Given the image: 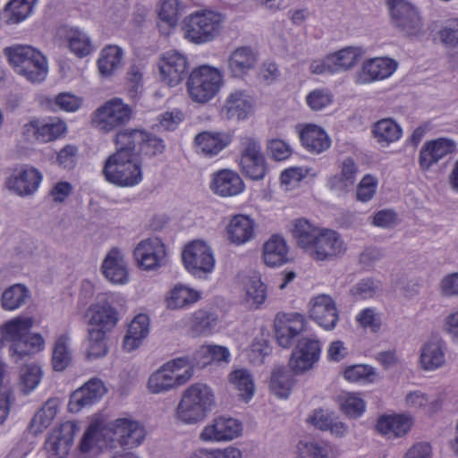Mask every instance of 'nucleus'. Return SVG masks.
<instances>
[{
	"label": "nucleus",
	"instance_id": "f257e3e1",
	"mask_svg": "<svg viewBox=\"0 0 458 458\" xmlns=\"http://www.w3.org/2000/svg\"><path fill=\"white\" fill-rule=\"evenodd\" d=\"M116 145V151L105 162L103 174L109 182L132 187L142 180L141 164L127 146Z\"/></svg>",
	"mask_w": 458,
	"mask_h": 458
},
{
	"label": "nucleus",
	"instance_id": "f03ea898",
	"mask_svg": "<svg viewBox=\"0 0 458 458\" xmlns=\"http://www.w3.org/2000/svg\"><path fill=\"white\" fill-rule=\"evenodd\" d=\"M215 403V394L210 386L194 383L182 392L176 408L177 419L185 424L199 422L208 416Z\"/></svg>",
	"mask_w": 458,
	"mask_h": 458
},
{
	"label": "nucleus",
	"instance_id": "7ed1b4c3",
	"mask_svg": "<svg viewBox=\"0 0 458 458\" xmlns=\"http://www.w3.org/2000/svg\"><path fill=\"white\" fill-rule=\"evenodd\" d=\"M32 324V318H26L12 320L5 325V338L12 342L9 352L13 357H16V362L38 352L44 344L40 335L30 334Z\"/></svg>",
	"mask_w": 458,
	"mask_h": 458
},
{
	"label": "nucleus",
	"instance_id": "20e7f679",
	"mask_svg": "<svg viewBox=\"0 0 458 458\" xmlns=\"http://www.w3.org/2000/svg\"><path fill=\"white\" fill-rule=\"evenodd\" d=\"M224 16L213 11L197 12L185 22V38L195 44L212 41L219 33Z\"/></svg>",
	"mask_w": 458,
	"mask_h": 458
},
{
	"label": "nucleus",
	"instance_id": "39448f33",
	"mask_svg": "<svg viewBox=\"0 0 458 458\" xmlns=\"http://www.w3.org/2000/svg\"><path fill=\"white\" fill-rule=\"evenodd\" d=\"M115 144L127 146L136 157L140 155L149 157L161 155L165 150V143L157 135L139 129L119 131L114 137Z\"/></svg>",
	"mask_w": 458,
	"mask_h": 458
},
{
	"label": "nucleus",
	"instance_id": "423d86ee",
	"mask_svg": "<svg viewBox=\"0 0 458 458\" xmlns=\"http://www.w3.org/2000/svg\"><path fill=\"white\" fill-rule=\"evenodd\" d=\"M221 84V72L216 68L203 65L190 73L187 89L193 101L203 104L216 96Z\"/></svg>",
	"mask_w": 458,
	"mask_h": 458
},
{
	"label": "nucleus",
	"instance_id": "0eeeda50",
	"mask_svg": "<svg viewBox=\"0 0 458 458\" xmlns=\"http://www.w3.org/2000/svg\"><path fill=\"white\" fill-rule=\"evenodd\" d=\"M394 28L407 37L419 36L423 21L416 6L406 0H386Z\"/></svg>",
	"mask_w": 458,
	"mask_h": 458
},
{
	"label": "nucleus",
	"instance_id": "6e6552de",
	"mask_svg": "<svg viewBox=\"0 0 458 458\" xmlns=\"http://www.w3.org/2000/svg\"><path fill=\"white\" fill-rule=\"evenodd\" d=\"M131 117V108L119 98H113L98 107L93 118L95 126L108 132L125 125Z\"/></svg>",
	"mask_w": 458,
	"mask_h": 458
},
{
	"label": "nucleus",
	"instance_id": "1a4fd4ad",
	"mask_svg": "<svg viewBox=\"0 0 458 458\" xmlns=\"http://www.w3.org/2000/svg\"><path fill=\"white\" fill-rule=\"evenodd\" d=\"M185 268L193 276L201 277L210 273L215 266L211 249L203 241L189 243L182 255Z\"/></svg>",
	"mask_w": 458,
	"mask_h": 458
},
{
	"label": "nucleus",
	"instance_id": "9d476101",
	"mask_svg": "<svg viewBox=\"0 0 458 458\" xmlns=\"http://www.w3.org/2000/svg\"><path fill=\"white\" fill-rule=\"evenodd\" d=\"M306 321L298 312L278 313L275 318V337L283 348L291 347L298 342L301 333L305 330Z\"/></svg>",
	"mask_w": 458,
	"mask_h": 458
},
{
	"label": "nucleus",
	"instance_id": "9b49d317",
	"mask_svg": "<svg viewBox=\"0 0 458 458\" xmlns=\"http://www.w3.org/2000/svg\"><path fill=\"white\" fill-rule=\"evenodd\" d=\"M158 68L162 81L170 87H175L186 78L189 63L183 54L170 50L162 55Z\"/></svg>",
	"mask_w": 458,
	"mask_h": 458
},
{
	"label": "nucleus",
	"instance_id": "f8f14e48",
	"mask_svg": "<svg viewBox=\"0 0 458 458\" xmlns=\"http://www.w3.org/2000/svg\"><path fill=\"white\" fill-rule=\"evenodd\" d=\"M108 428L124 450L138 447L146 437L144 427L139 421L127 418L114 420L108 425Z\"/></svg>",
	"mask_w": 458,
	"mask_h": 458
},
{
	"label": "nucleus",
	"instance_id": "ddd939ff",
	"mask_svg": "<svg viewBox=\"0 0 458 458\" xmlns=\"http://www.w3.org/2000/svg\"><path fill=\"white\" fill-rule=\"evenodd\" d=\"M133 256L140 267L154 270L165 263V246L158 238L143 240L134 249Z\"/></svg>",
	"mask_w": 458,
	"mask_h": 458
},
{
	"label": "nucleus",
	"instance_id": "4468645a",
	"mask_svg": "<svg viewBox=\"0 0 458 458\" xmlns=\"http://www.w3.org/2000/svg\"><path fill=\"white\" fill-rule=\"evenodd\" d=\"M42 181V174L36 168L21 165L13 169L6 180V187L19 196L34 194Z\"/></svg>",
	"mask_w": 458,
	"mask_h": 458
},
{
	"label": "nucleus",
	"instance_id": "2eb2a0df",
	"mask_svg": "<svg viewBox=\"0 0 458 458\" xmlns=\"http://www.w3.org/2000/svg\"><path fill=\"white\" fill-rule=\"evenodd\" d=\"M78 430L77 425L72 421H66L55 428L45 443V448L49 455L56 458L65 457Z\"/></svg>",
	"mask_w": 458,
	"mask_h": 458
},
{
	"label": "nucleus",
	"instance_id": "dca6fc26",
	"mask_svg": "<svg viewBox=\"0 0 458 458\" xmlns=\"http://www.w3.org/2000/svg\"><path fill=\"white\" fill-rule=\"evenodd\" d=\"M242 430V423L233 418L218 417L207 425L200 433L204 441H230L238 437Z\"/></svg>",
	"mask_w": 458,
	"mask_h": 458
},
{
	"label": "nucleus",
	"instance_id": "f3484780",
	"mask_svg": "<svg viewBox=\"0 0 458 458\" xmlns=\"http://www.w3.org/2000/svg\"><path fill=\"white\" fill-rule=\"evenodd\" d=\"M310 317L326 330L334 329L339 318L334 300L326 294L318 295L310 300Z\"/></svg>",
	"mask_w": 458,
	"mask_h": 458
},
{
	"label": "nucleus",
	"instance_id": "a211bd4d",
	"mask_svg": "<svg viewBox=\"0 0 458 458\" xmlns=\"http://www.w3.org/2000/svg\"><path fill=\"white\" fill-rule=\"evenodd\" d=\"M344 251V242L334 230L321 229L311 250V257L317 260L333 259Z\"/></svg>",
	"mask_w": 458,
	"mask_h": 458
},
{
	"label": "nucleus",
	"instance_id": "6ab92c4d",
	"mask_svg": "<svg viewBox=\"0 0 458 458\" xmlns=\"http://www.w3.org/2000/svg\"><path fill=\"white\" fill-rule=\"evenodd\" d=\"M106 392V388L100 379L89 380L71 394L68 404L70 411L78 412L83 408L93 405L102 398Z\"/></svg>",
	"mask_w": 458,
	"mask_h": 458
},
{
	"label": "nucleus",
	"instance_id": "aec40b11",
	"mask_svg": "<svg viewBox=\"0 0 458 458\" xmlns=\"http://www.w3.org/2000/svg\"><path fill=\"white\" fill-rule=\"evenodd\" d=\"M191 377V369H185L182 374L174 376L162 365L157 371L150 375L147 387L151 394H164L179 386L184 385Z\"/></svg>",
	"mask_w": 458,
	"mask_h": 458
},
{
	"label": "nucleus",
	"instance_id": "412c9836",
	"mask_svg": "<svg viewBox=\"0 0 458 458\" xmlns=\"http://www.w3.org/2000/svg\"><path fill=\"white\" fill-rule=\"evenodd\" d=\"M456 148V143L446 138H439L426 142L419 156V163L422 170H428L446 155L453 153Z\"/></svg>",
	"mask_w": 458,
	"mask_h": 458
},
{
	"label": "nucleus",
	"instance_id": "4be33fe9",
	"mask_svg": "<svg viewBox=\"0 0 458 458\" xmlns=\"http://www.w3.org/2000/svg\"><path fill=\"white\" fill-rule=\"evenodd\" d=\"M396 67V62L387 57L369 59L362 64L361 70L357 73L356 81L369 83L386 79L393 74Z\"/></svg>",
	"mask_w": 458,
	"mask_h": 458
},
{
	"label": "nucleus",
	"instance_id": "5701e85b",
	"mask_svg": "<svg viewBox=\"0 0 458 458\" xmlns=\"http://www.w3.org/2000/svg\"><path fill=\"white\" fill-rule=\"evenodd\" d=\"M90 328L109 334L116 326L119 318L117 310L107 301H101L89 309Z\"/></svg>",
	"mask_w": 458,
	"mask_h": 458
},
{
	"label": "nucleus",
	"instance_id": "b1692460",
	"mask_svg": "<svg viewBox=\"0 0 458 458\" xmlns=\"http://www.w3.org/2000/svg\"><path fill=\"white\" fill-rule=\"evenodd\" d=\"M231 142V135L220 131H205L198 133L194 138L197 151L209 157L216 156Z\"/></svg>",
	"mask_w": 458,
	"mask_h": 458
},
{
	"label": "nucleus",
	"instance_id": "393cba45",
	"mask_svg": "<svg viewBox=\"0 0 458 458\" xmlns=\"http://www.w3.org/2000/svg\"><path fill=\"white\" fill-rule=\"evenodd\" d=\"M101 270L105 277L113 284H125L128 281L127 264L124 256L117 248L111 249L103 260Z\"/></svg>",
	"mask_w": 458,
	"mask_h": 458
},
{
	"label": "nucleus",
	"instance_id": "a878e982",
	"mask_svg": "<svg viewBox=\"0 0 458 458\" xmlns=\"http://www.w3.org/2000/svg\"><path fill=\"white\" fill-rule=\"evenodd\" d=\"M210 188L216 195L231 197L241 193L244 183L236 172L224 169L214 174Z\"/></svg>",
	"mask_w": 458,
	"mask_h": 458
},
{
	"label": "nucleus",
	"instance_id": "bb28decb",
	"mask_svg": "<svg viewBox=\"0 0 458 458\" xmlns=\"http://www.w3.org/2000/svg\"><path fill=\"white\" fill-rule=\"evenodd\" d=\"M252 98L242 89L231 92L223 106V113L228 119L244 120L251 112Z\"/></svg>",
	"mask_w": 458,
	"mask_h": 458
},
{
	"label": "nucleus",
	"instance_id": "cd10ccee",
	"mask_svg": "<svg viewBox=\"0 0 458 458\" xmlns=\"http://www.w3.org/2000/svg\"><path fill=\"white\" fill-rule=\"evenodd\" d=\"M256 53L249 47L236 48L227 60V68L234 78H242L256 66Z\"/></svg>",
	"mask_w": 458,
	"mask_h": 458
},
{
	"label": "nucleus",
	"instance_id": "c85d7f7f",
	"mask_svg": "<svg viewBox=\"0 0 458 458\" xmlns=\"http://www.w3.org/2000/svg\"><path fill=\"white\" fill-rule=\"evenodd\" d=\"M226 233L231 242L236 245L243 244L254 237L255 223L248 216H233L226 226Z\"/></svg>",
	"mask_w": 458,
	"mask_h": 458
},
{
	"label": "nucleus",
	"instance_id": "c756f323",
	"mask_svg": "<svg viewBox=\"0 0 458 458\" xmlns=\"http://www.w3.org/2000/svg\"><path fill=\"white\" fill-rule=\"evenodd\" d=\"M302 146L310 152L319 154L330 147L331 140L321 127L308 124L300 131Z\"/></svg>",
	"mask_w": 458,
	"mask_h": 458
},
{
	"label": "nucleus",
	"instance_id": "7c9ffc66",
	"mask_svg": "<svg viewBox=\"0 0 458 458\" xmlns=\"http://www.w3.org/2000/svg\"><path fill=\"white\" fill-rule=\"evenodd\" d=\"M217 315L208 310L200 309L191 314L189 330L193 337L211 335L217 325Z\"/></svg>",
	"mask_w": 458,
	"mask_h": 458
},
{
	"label": "nucleus",
	"instance_id": "2f4dec72",
	"mask_svg": "<svg viewBox=\"0 0 458 458\" xmlns=\"http://www.w3.org/2000/svg\"><path fill=\"white\" fill-rule=\"evenodd\" d=\"M149 332V318L145 314L137 315L130 323L128 331L123 339V348L127 352H132L137 349L142 340L146 338Z\"/></svg>",
	"mask_w": 458,
	"mask_h": 458
},
{
	"label": "nucleus",
	"instance_id": "473e14b6",
	"mask_svg": "<svg viewBox=\"0 0 458 458\" xmlns=\"http://www.w3.org/2000/svg\"><path fill=\"white\" fill-rule=\"evenodd\" d=\"M288 248L284 239L279 235L272 236L263 247V260L267 267H275L285 264Z\"/></svg>",
	"mask_w": 458,
	"mask_h": 458
},
{
	"label": "nucleus",
	"instance_id": "72a5a7b5",
	"mask_svg": "<svg viewBox=\"0 0 458 458\" xmlns=\"http://www.w3.org/2000/svg\"><path fill=\"white\" fill-rule=\"evenodd\" d=\"M411 422L405 415H383L376 424V428L380 433L389 437L404 436L411 428Z\"/></svg>",
	"mask_w": 458,
	"mask_h": 458
},
{
	"label": "nucleus",
	"instance_id": "f704fd0d",
	"mask_svg": "<svg viewBox=\"0 0 458 458\" xmlns=\"http://www.w3.org/2000/svg\"><path fill=\"white\" fill-rule=\"evenodd\" d=\"M420 361L425 370H435L445 364L444 343L440 340L428 341L420 351Z\"/></svg>",
	"mask_w": 458,
	"mask_h": 458
},
{
	"label": "nucleus",
	"instance_id": "c9c22d12",
	"mask_svg": "<svg viewBox=\"0 0 458 458\" xmlns=\"http://www.w3.org/2000/svg\"><path fill=\"white\" fill-rule=\"evenodd\" d=\"M358 165L352 157L345 158L341 166L339 175L331 177L328 181L329 188L338 192L347 191L355 182Z\"/></svg>",
	"mask_w": 458,
	"mask_h": 458
},
{
	"label": "nucleus",
	"instance_id": "e433bc0d",
	"mask_svg": "<svg viewBox=\"0 0 458 458\" xmlns=\"http://www.w3.org/2000/svg\"><path fill=\"white\" fill-rule=\"evenodd\" d=\"M37 0H11L4 7L2 19L8 25L17 24L33 12Z\"/></svg>",
	"mask_w": 458,
	"mask_h": 458
},
{
	"label": "nucleus",
	"instance_id": "4c0bfd02",
	"mask_svg": "<svg viewBox=\"0 0 458 458\" xmlns=\"http://www.w3.org/2000/svg\"><path fill=\"white\" fill-rule=\"evenodd\" d=\"M364 53V49L360 47H346L329 54L335 68V73L346 72L354 67L360 61Z\"/></svg>",
	"mask_w": 458,
	"mask_h": 458
},
{
	"label": "nucleus",
	"instance_id": "58836bf2",
	"mask_svg": "<svg viewBox=\"0 0 458 458\" xmlns=\"http://www.w3.org/2000/svg\"><path fill=\"white\" fill-rule=\"evenodd\" d=\"M34 55L35 57L28 58L18 74L25 77L29 81L38 83L43 81L47 76V62L46 57L36 48Z\"/></svg>",
	"mask_w": 458,
	"mask_h": 458
},
{
	"label": "nucleus",
	"instance_id": "ea45409f",
	"mask_svg": "<svg viewBox=\"0 0 458 458\" xmlns=\"http://www.w3.org/2000/svg\"><path fill=\"white\" fill-rule=\"evenodd\" d=\"M69 49L77 57L82 58L94 50L91 39L86 32L79 28H71L65 35Z\"/></svg>",
	"mask_w": 458,
	"mask_h": 458
},
{
	"label": "nucleus",
	"instance_id": "a19ab883",
	"mask_svg": "<svg viewBox=\"0 0 458 458\" xmlns=\"http://www.w3.org/2000/svg\"><path fill=\"white\" fill-rule=\"evenodd\" d=\"M59 402L57 399H48L44 406L34 415L30 423V430L34 435L43 432L52 422L58 411Z\"/></svg>",
	"mask_w": 458,
	"mask_h": 458
},
{
	"label": "nucleus",
	"instance_id": "79ce46f5",
	"mask_svg": "<svg viewBox=\"0 0 458 458\" xmlns=\"http://www.w3.org/2000/svg\"><path fill=\"white\" fill-rule=\"evenodd\" d=\"M321 229L314 226L306 219H297L294 222L293 235L298 245L307 250H310Z\"/></svg>",
	"mask_w": 458,
	"mask_h": 458
},
{
	"label": "nucleus",
	"instance_id": "37998d69",
	"mask_svg": "<svg viewBox=\"0 0 458 458\" xmlns=\"http://www.w3.org/2000/svg\"><path fill=\"white\" fill-rule=\"evenodd\" d=\"M294 384L292 372L285 368L276 369L270 378V390L280 398H287Z\"/></svg>",
	"mask_w": 458,
	"mask_h": 458
},
{
	"label": "nucleus",
	"instance_id": "c03bdc74",
	"mask_svg": "<svg viewBox=\"0 0 458 458\" xmlns=\"http://www.w3.org/2000/svg\"><path fill=\"white\" fill-rule=\"evenodd\" d=\"M122 49L116 46H109L101 51L98 60V67L104 76L111 75L122 64Z\"/></svg>",
	"mask_w": 458,
	"mask_h": 458
},
{
	"label": "nucleus",
	"instance_id": "a18cd8bd",
	"mask_svg": "<svg viewBox=\"0 0 458 458\" xmlns=\"http://www.w3.org/2000/svg\"><path fill=\"white\" fill-rule=\"evenodd\" d=\"M310 349L313 351L311 356L307 355L303 351L294 349L289 360V366L294 374H302L310 369L318 360V349L317 344H311Z\"/></svg>",
	"mask_w": 458,
	"mask_h": 458
},
{
	"label": "nucleus",
	"instance_id": "49530a36",
	"mask_svg": "<svg viewBox=\"0 0 458 458\" xmlns=\"http://www.w3.org/2000/svg\"><path fill=\"white\" fill-rule=\"evenodd\" d=\"M40 142L47 143L55 140L66 131L65 123L57 117L38 119Z\"/></svg>",
	"mask_w": 458,
	"mask_h": 458
},
{
	"label": "nucleus",
	"instance_id": "de8ad7c7",
	"mask_svg": "<svg viewBox=\"0 0 458 458\" xmlns=\"http://www.w3.org/2000/svg\"><path fill=\"white\" fill-rule=\"evenodd\" d=\"M28 288L21 284H16L7 288L2 294L1 303L5 310H14L24 304L29 298Z\"/></svg>",
	"mask_w": 458,
	"mask_h": 458
},
{
	"label": "nucleus",
	"instance_id": "09e8293b",
	"mask_svg": "<svg viewBox=\"0 0 458 458\" xmlns=\"http://www.w3.org/2000/svg\"><path fill=\"white\" fill-rule=\"evenodd\" d=\"M67 335H60L55 343L52 353V366L55 371L64 370L72 360V353L68 347Z\"/></svg>",
	"mask_w": 458,
	"mask_h": 458
},
{
	"label": "nucleus",
	"instance_id": "8fccbe9b",
	"mask_svg": "<svg viewBox=\"0 0 458 458\" xmlns=\"http://www.w3.org/2000/svg\"><path fill=\"white\" fill-rule=\"evenodd\" d=\"M298 458H335L331 447L316 441H300L297 445Z\"/></svg>",
	"mask_w": 458,
	"mask_h": 458
},
{
	"label": "nucleus",
	"instance_id": "3c124183",
	"mask_svg": "<svg viewBox=\"0 0 458 458\" xmlns=\"http://www.w3.org/2000/svg\"><path fill=\"white\" fill-rule=\"evenodd\" d=\"M373 133L378 142L389 144L400 139L402 129L392 119H382L374 124Z\"/></svg>",
	"mask_w": 458,
	"mask_h": 458
},
{
	"label": "nucleus",
	"instance_id": "603ef678",
	"mask_svg": "<svg viewBox=\"0 0 458 458\" xmlns=\"http://www.w3.org/2000/svg\"><path fill=\"white\" fill-rule=\"evenodd\" d=\"M199 298L200 294L199 292L182 285H176L171 291L167 306L172 310L181 309L198 301Z\"/></svg>",
	"mask_w": 458,
	"mask_h": 458
},
{
	"label": "nucleus",
	"instance_id": "864d4df0",
	"mask_svg": "<svg viewBox=\"0 0 458 458\" xmlns=\"http://www.w3.org/2000/svg\"><path fill=\"white\" fill-rule=\"evenodd\" d=\"M229 378L230 382L239 391V395L241 397L248 401L253 396V378L251 374L247 369H236L229 375Z\"/></svg>",
	"mask_w": 458,
	"mask_h": 458
},
{
	"label": "nucleus",
	"instance_id": "5fc2aeb1",
	"mask_svg": "<svg viewBox=\"0 0 458 458\" xmlns=\"http://www.w3.org/2000/svg\"><path fill=\"white\" fill-rule=\"evenodd\" d=\"M239 165L242 174L253 181L262 180L267 174V162L263 156L240 159Z\"/></svg>",
	"mask_w": 458,
	"mask_h": 458
},
{
	"label": "nucleus",
	"instance_id": "6e6d98bb",
	"mask_svg": "<svg viewBox=\"0 0 458 458\" xmlns=\"http://www.w3.org/2000/svg\"><path fill=\"white\" fill-rule=\"evenodd\" d=\"M107 334L104 331L88 329L87 355L89 358L97 359L107 353Z\"/></svg>",
	"mask_w": 458,
	"mask_h": 458
},
{
	"label": "nucleus",
	"instance_id": "4d7b16f0",
	"mask_svg": "<svg viewBox=\"0 0 458 458\" xmlns=\"http://www.w3.org/2000/svg\"><path fill=\"white\" fill-rule=\"evenodd\" d=\"M4 52L17 73L20 72V69L22 68L28 58L30 59V56L35 57L33 55H35V48L29 45H16L5 47Z\"/></svg>",
	"mask_w": 458,
	"mask_h": 458
},
{
	"label": "nucleus",
	"instance_id": "13d9d810",
	"mask_svg": "<svg viewBox=\"0 0 458 458\" xmlns=\"http://www.w3.org/2000/svg\"><path fill=\"white\" fill-rule=\"evenodd\" d=\"M98 426L97 424H90L80 442L78 458H88V455L98 454Z\"/></svg>",
	"mask_w": 458,
	"mask_h": 458
},
{
	"label": "nucleus",
	"instance_id": "bf43d9fd",
	"mask_svg": "<svg viewBox=\"0 0 458 458\" xmlns=\"http://www.w3.org/2000/svg\"><path fill=\"white\" fill-rule=\"evenodd\" d=\"M381 288V283L378 280L366 277L354 284L350 292L355 298L365 300L374 297Z\"/></svg>",
	"mask_w": 458,
	"mask_h": 458
},
{
	"label": "nucleus",
	"instance_id": "052dcab7",
	"mask_svg": "<svg viewBox=\"0 0 458 458\" xmlns=\"http://www.w3.org/2000/svg\"><path fill=\"white\" fill-rule=\"evenodd\" d=\"M182 15V6L179 0H164L158 13L160 20L169 27H175Z\"/></svg>",
	"mask_w": 458,
	"mask_h": 458
},
{
	"label": "nucleus",
	"instance_id": "680f3d73",
	"mask_svg": "<svg viewBox=\"0 0 458 458\" xmlns=\"http://www.w3.org/2000/svg\"><path fill=\"white\" fill-rule=\"evenodd\" d=\"M365 409V402L357 394H348L341 403V411L350 419L360 418Z\"/></svg>",
	"mask_w": 458,
	"mask_h": 458
},
{
	"label": "nucleus",
	"instance_id": "e2e57ef3",
	"mask_svg": "<svg viewBox=\"0 0 458 458\" xmlns=\"http://www.w3.org/2000/svg\"><path fill=\"white\" fill-rule=\"evenodd\" d=\"M247 301L257 307L262 304L267 298V288L258 276H252L246 285Z\"/></svg>",
	"mask_w": 458,
	"mask_h": 458
},
{
	"label": "nucleus",
	"instance_id": "0e129e2a",
	"mask_svg": "<svg viewBox=\"0 0 458 458\" xmlns=\"http://www.w3.org/2000/svg\"><path fill=\"white\" fill-rule=\"evenodd\" d=\"M344 377L352 382L363 380L373 382L376 377L374 368L369 365L358 364L348 367L344 372Z\"/></svg>",
	"mask_w": 458,
	"mask_h": 458
},
{
	"label": "nucleus",
	"instance_id": "69168bd1",
	"mask_svg": "<svg viewBox=\"0 0 458 458\" xmlns=\"http://www.w3.org/2000/svg\"><path fill=\"white\" fill-rule=\"evenodd\" d=\"M41 378L40 368L37 365H27L21 369V384L25 394L32 391L39 383Z\"/></svg>",
	"mask_w": 458,
	"mask_h": 458
},
{
	"label": "nucleus",
	"instance_id": "338daca9",
	"mask_svg": "<svg viewBox=\"0 0 458 458\" xmlns=\"http://www.w3.org/2000/svg\"><path fill=\"white\" fill-rule=\"evenodd\" d=\"M240 159L263 156L260 142L250 136H242L239 144Z\"/></svg>",
	"mask_w": 458,
	"mask_h": 458
},
{
	"label": "nucleus",
	"instance_id": "774afa93",
	"mask_svg": "<svg viewBox=\"0 0 458 458\" xmlns=\"http://www.w3.org/2000/svg\"><path fill=\"white\" fill-rule=\"evenodd\" d=\"M377 180L370 174H366L357 186V199L367 202L372 199L376 192Z\"/></svg>",
	"mask_w": 458,
	"mask_h": 458
}]
</instances>
